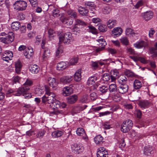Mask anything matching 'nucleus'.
<instances>
[{
	"instance_id": "1",
	"label": "nucleus",
	"mask_w": 157,
	"mask_h": 157,
	"mask_svg": "<svg viewBox=\"0 0 157 157\" xmlns=\"http://www.w3.org/2000/svg\"><path fill=\"white\" fill-rule=\"evenodd\" d=\"M53 96L48 95V96H43L42 98V102L50 108H52L55 111L53 112V113L55 114H63L64 112L59 109H64L66 107L67 105L65 103L63 102L61 103L58 100H54Z\"/></svg>"
},
{
	"instance_id": "2",
	"label": "nucleus",
	"mask_w": 157,
	"mask_h": 157,
	"mask_svg": "<svg viewBox=\"0 0 157 157\" xmlns=\"http://www.w3.org/2000/svg\"><path fill=\"white\" fill-rule=\"evenodd\" d=\"M72 34L70 32H67L64 35H61L59 37V41L63 42L66 44L70 43L71 40Z\"/></svg>"
},
{
	"instance_id": "3",
	"label": "nucleus",
	"mask_w": 157,
	"mask_h": 157,
	"mask_svg": "<svg viewBox=\"0 0 157 157\" xmlns=\"http://www.w3.org/2000/svg\"><path fill=\"white\" fill-rule=\"evenodd\" d=\"M14 6L19 10H23L26 9L27 3L24 1H17L14 4Z\"/></svg>"
},
{
	"instance_id": "4",
	"label": "nucleus",
	"mask_w": 157,
	"mask_h": 157,
	"mask_svg": "<svg viewBox=\"0 0 157 157\" xmlns=\"http://www.w3.org/2000/svg\"><path fill=\"white\" fill-rule=\"evenodd\" d=\"M71 147L73 151L76 154H80L84 150L83 146L80 144H75L72 145Z\"/></svg>"
},
{
	"instance_id": "5",
	"label": "nucleus",
	"mask_w": 157,
	"mask_h": 157,
	"mask_svg": "<svg viewBox=\"0 0 157 157\" xmlns=\"http://www.w3.org/2000/svg\"><path fill=\"white\" fill-rule=\"evenodd\" d=\"M11 34V35L6 34L5 37L1 38H0L1 42L6 44L11 43L14 40V36L13 35V34L12 33Z\"/></svg>"
},
{
	"instance_id": "6",
	"label": "nucleus",
	"mask_w": 157,
	"mask_h": 157,
	"mask_svg": "<svg viewBox=\"0 0 157 157\" xmlns=\"http://www.w3.org/2000/svg\"><path fill=\"white\" fill-rule=\"evenodd\" d=\"M48 82L50 86L52 88L53 90H56L57 89L58 82L55 78L49 77L48 78Z\"/></svg>"
},
{
	"instance_id": "7",
	"label": "nucleus",
	"mask_w": 157,
	"mask_h": 157,
	"mask_svg": "<svg viewBox=\"0 0 157 157\" xmlns=\"http://www.w3.org/2000/svg\"><path fill=\"white\" fill-rule=\"evenodd\" d=\"M30 90V89L28 87L26 88L23 86L20 87L17 90L16 93L13 94L16 96H19L22 95L23 96L25 94V93L27 92Z\"/></svg>"
},
{
	"instance_id": "8",
	"label": "nucleus",
	"mask_w": 157,
	"mask_h": 157,
	"mask_svg": "<svg viewBox=\"0 0 157 157\" xmlns=\"http://www.w3.org/2000/svg\"><path fill=\"white\" fill-rule=\"evenodd\" d=\"M33 52L32 47L30 46L27 47L24 53L26 58L28 59L31 58L33 55Z\"/></svg>"
},
{
	"instance_id": "9",
	"label": "nucleus",
	"mask_w": 157,
	"mask_h": 157,
	"mask_svg": "<svg viewBox=\"0 0 157 157\" xmlns=\"http://www.w3.org/2000/svg\"><path fill=\"white\" fill-rule=\"evenodd\" d=\"M128 86L127 83L121 84L118 88V92L121 94H124L128 92Z\"/></svg>"
},
{
	"instance_id": "10",
	"label": "nucleus",
	"mask_w": 157,
	"mask_h": 157,
	"mask_svg": "<svg viewBox=\"0 0 157 157\" xmlns=\"http://www.w3.org/2000/svg\"><path fill=\"white\" fill-rule=\"evenodd\" d=\"M87 107L86 105H80L75 106L73 108L72 112L74 114L79 113L80 111L85 109Z\"/></svg>"
},
{
	"instance_id": "11",
	"label": "nucleus",
	"mask_w": 157,
	"mask_h": 157,
	"mask_svg": "<svg viewBox=\"0 0 157 157\" xmlns=\"http://www.w3.org/2000/svg\"><path fill=\"white\" fill-rule=\"evenodd\" d=\"M141 14L144 18L146 21H148L152 18L153 13L151 11H149L142 13Z\"/></svg>"
},
{
	"instance_id": "12",
	"label": "nucleus",
	"mask_w": 157,
	"mask_h": 157,
	"mask_svg": "<svg viewBox=\"0 0 157 157\" xmlns=\"http://www.w3.org/2000/svg\"><path fill=\"white\" fill-rule=\"evenodd\" d=\"M72 80V77L71 76H63L60 78V81L63 84L70 83Z\"/></svg>"
},
{
	"instance_id": "13",
	"label": "nucleus",
	"mask_w": 157,
	"mask_h": 157,
	"mask_svg": "<svg viewBox=\"0 0 157 157\" xmlns=\"http://www.w3.org/2000/svg\"><path fill=\"white\" fill-rule=\"evenodd\" d=\"M76 132L78 135L82 136L83 139L85 140L87 138V136L83 128H77Z\"/></svg>"
},
{
	"instance_id": "14",
	"label": "nucleus",
	"mask_w": 157,
	"mask_h": 157,
	"mask_svg": "<svg viewBox=\"0 0 157 157\" xmlns=\"http://www.w3.org/2000/svg\"><path fill=\"white\" fill-rule=\"evenodd\" d=\"M138 105L143 109L147 108L149 106L150 103L147 100H141L139 101Z\"/></svg>"
},
{
	"instance_id": "15",
	"label": "nucleus",
	"mask_w": 157,
	"mask_h": 157,
	"mask_svg": "<svg viewBox=\"0 0 157 157\" xmlns=\"http://www.w3.org/2000/svg\"><path fill=\"white\" fill-rule=\"evenodd\" d=\"M153 148L151 146L147 145L144 147V154L146 155L149 156L152 153Z\"/></svg>"
},
{
	"instance_id": "16",
	"label": "nucleus",
	"mask_w": 157,
	"mask_h": 157,
	"mask_svg": "<svg viewBox=\"0 0 157 157\" xmlns=\"http://www.w3.org/2000/svg\"><path fill=\"white\" fill-rule=\"evenodd\" d=\"M63 95L65 96H67L73 92V89L70 86H67L64 87L63 90Z\"/></svg>"
},
{
	"instance_id": "17",
	"label": "nucleus",
	"mask_w": 157,
	"mask_h": 157,
	"mask_svg": "<svg viewBox=\"0 0 157 157\" xmlns=\"http://www.w3.org/2000/svg\"><path fill=\"white\" fill-rule=\"evenodd\" d=\"M122 32V29L120 27L114 28L112 31V36H116L117 37L120 36Z\"/></svg>"
},
{
	"instance_id": "18",
	"label": "nucleus",
	"mask_w": 157,
	"mask_h": 157,
	"mask_svg": "<svg viewBox=\"0 0 157 157\" xmlns=\"http://www.w3.org/2000/svg\"><path fill=\"white\" fill-rule=\"evenodd\" d=\"M11 29L14 31L18 30L21 27L20 22L18 21H14L11 24Z\"/></svg>"
},
{
	"instance_id": "19",
	"label": "nucleus",
	"mask_w": 157,
	"mask_h": 157,
	"mask_svg": "<svg viewBox=\"0 0 157 157\" xmlns=\"http://www.w3.org/2000/svg\"><path fill=\"white\" fill-rule=\"evenodd\" d=\"M97 41L98 42H101L99 43V45L101 44L102 46L101 48H99L96 49L97 52H98L104 49L105 46L106 45V43L105 40L103 38L98 39L97 40Z\"/></svg>"
},
{
	"instance_id": "20",
	"label": "nucleus",
	"mask_w": 157,
	"mask_h": 157,
	"mask_svg": "<svg viewBox=\"0 0 157 157\" xmlns=\"http://www.w3.org/2000/svg\"><path fill=\"white\" fill-rule=\"evenodd\" d=\"M78 10L79 13L82 16H86L88 15L89 11L85 7H79Z\"/></svg>"
},
{
	"instance_id": "21",
	"label": "nucleus",
	"mask_w": 157,
	"mask_h": 157,
	"mask_svg": "<svg viewBox=\"0 0 157 157\" xmlns=\"http://www.w3.org/2000/svg\"><path fill=\"white\" fill-rule=\"evenodd\" d=\"M118 81L120 84H123L126 83L127 78L124 75H121L118 78Z\"/></svg>"
},
{
	"instance_id": "22",
	"label": "nucleus",
	"mask_w": 157,
	"mask_h": 157,
	"mask_svg": "<svg viewBox=\"0 0 157 157\" xmlns=\"http://www.w3.org/2000/svg\"><path fill=\"white\" fill-rule=\"evenodd\" d=\"M29 71L33 73L36 74L39 71L40 68L36 64L31 65L29 67Z\"/></svg>"
},
{
	"instance_id": "23",
	"label": "nucleus",
	"mask_w": 157,
	"mask_h": 157,
	"mask_svg": "<svg viewBox=\"0 0 157 157\" xmlns=\"http://www.w3.org/2000/svg\"><path fill=\"white\" fill-rule=\"evenodd\" d=\"M131 129L126 123H125L124 122L121 124V131L123 133H126L128 132Z\"/></svg>"
},
{
	"instance_id": "24",
	"label": "nucleus",
	"mask_w": 157,
	"mask_h": 157,
	"mask_svg": "<svg viewBox=\"0 0 157 157\" xmlns=\"http://www.w3.org/2000/svg\"><path fill=\"white\" fill-rule=\"evenodd\" d=\"M135 47L138 48H141L143 47H145L147 45V43L144 41L137 42L134 45Z\"/></svg>"
},
{
	"instance_id": "25",
	"label": "nucleus",
	"mask_w": 157,
	"mask_h": 157,
	"mask_svg": "<svg viewBox=\"0 0 157 157\" xmlns=\"http://www.w3.org/2000/svg\"><path fill=\"white\" fill-rule=\"evenodd\" d=\"M78 99V96L76 95H73L70 96L67 98V101L70 104L75 103Z\"/></svg>"
},
{
	"instance_id": "26",
	"label": "nucleus",
	"mask_w": 157,
	"mask_h": 157,
	"mask_svg": "<svg viewBox=\"0 0 157 157\" xmlns=\"http://www.w3.org/2000/svg\"><path fill=\"white\" fill-rule=\"evenodd\" d=\"M67 67V64L64 62H61L57 64V68L58 70H63L65 69Z\"/></svg>"
},
{
	"instance_id": "27",
	"label": "nucleus",
	"mask_w": 157,
	"mask_h": 157,
	"mask_svg": "<svg viewBox=\"0 0 157 157\" xmlns=\"http://www.w3.org/2000/svg\"><path fill=\"white\" fill-rule=\"evenodd\" d=\"M81 71L80 70H78L75 73L74 78L75 81L77 82L79 81L81 79Z\"/></svg>"
},
{
	"instance_id": "28",
	"label": "nucleus",
	"mask_w": 157,
	"mask_h": 157,
	"mask_svg": "<svg viewBox=\"0 0 157 157\" xmlns=\"http://www.w3.org/2000/svg\"><path fill=\"white\" fill-rule=\"evenodd\" d=\"M133 86L134 89L138 90L140 89L142 87V83L139 80L136 79L134 82Z\"/></svg>"
},
{
	"instance_id": "29",
	"label": "nucleus",
	"mask_w": 157,
	"mask_h": 157,
	"mask_svg": "<svg viewBox=\"0 0 157 157\" xmlns=\"http://www.w3.org/2000/svg\"><path fill=\"white\" fill-rule=\"evenodd\" d=\"M94 140L96 144H101L103 142V138L101 135L96 136L95 137Z\"/></svg>"
},
{
	"instance_id": "30",
	"label": "nucleus",
	"mask_w": 157,
	"mask_h": 157,
	"mask_svg": "<svg viewBox=\"0 0 157 157\" xmlns=\"http://www.w3.org/2000/svg\"><path fill=\"white\" fill-rule=\"evenodd\" d=\"M109 90L111 93H114L117 92L118 89L116 84H112L110 85L109 87Z\"/></svg>"
},
{
	"instance_id": "31",
	"label": "nucleus",
	"mask_w": 157,
	"mask_h": 157,
	"mask_svg": "<svg viewBox=\"0 0 157 157\" xmlns=\"http://www.w3.org/2000/svg\"><path fill=\"white\" fill-rule=\"evenodd\" d=\"M116 21L115 20H109L107 23V25L110 29L113 28L116 24Z\"/></svg>"
},
{
	"instance_id": "32",
	"label": "nucleus",
	"mask_w": 157,
	"mask_h": 157,
	"mask_svg": "<svg viewBox=\"0 0 157 157\" xmlns=\"http://www.w3.org/2000/svg\"><path fill=\"white\" fill-rule=\"evenodd\" d=\"M15 67L16 73H19L22 67L21 64L19 61H18L15 63Z\"/></svg>"
},
{
	"instance_id": "33",
	"label": "nucleus",
	"mask_w": 157,
	"mask_h": 157,
	"mask_svg": "<svg viewBox=\"0 0 157 157\" xmlns=\"http://www.w3.org/2000/svg\"><path fill=\"white\" fill-rule=\"evenodd\" d=\"M108 91V88L105 86H103L99 87L98 91L101 92L100 94L102 95L105 94Z\"/></svg>"
},
{
	"instance_id": "34",
	"label": "nucleus",
	"mask_w": 157,
	"mask_h": 157,
	"mask_svg": "<svg viewBox=\"0 0 157 157\" xmlns=\"http://www.w3.org/2000/svg\"><path fill=\"white\" fill-rule=\"evenodd\" d=\"M67 14L72 18H74L75 19H76L77 17V13L74 10H68L67 11Z\"/></svg>"
},
{
	"instance_id": "35",
	"label": "nucleus",
	"mask_w": 157,
	"mask_h": 157,
	"mask_svg": "<svg viewBox=\"0 0 157 157\" xmlns=\"http://www.w3.org/2000/svg\"><path fill=\"white\" fill-rule=\"evenodd\" d=\"M96 77H90L88 80L87 82V84L89 86H90L94 84L96 80Z\"/></svg>"
},
{
	"instance_id": "36",
	"label": "nucleus",
	"mask_w": 157,
	"mask_h": 157,
	"mask_svg": "<svg viewBox=\"0 0 157 157\" xmlns=\"http://www.w3.org/2000/svg\"><path fill=\"white\" fill-rule=\"evenodd\" d=\"M63 134L62 132L60 131H56L52 133V135L55 138L59 137L61 136Z\"/></svg>"
},
{
	"instance_id": "37",
	"label": "nucleus",
	"mask_w": 157,
	"mask_h": 157,
	"mask_svg": "<svg viewBox=\"0 0 157 157\" xmlns=\"http://www.w3.org/2000/svg\"><path fill=\"white\" fill-rule=\"evenodd\" d=\"M88 95L86 94L83 95L81 97L79 101L83 103L87 102L88 101Z\"/></svg>"
},
{
	"instance_id": "38",
	"label": "nucleus",
	"mask_w": 157,
	"mask_h": 157,
	"mask_svg": "<svg viewBox=\"0 0 157 157\" xmlns=\"http://www.w3.org/2000/svg\"><path fill=\"white\" fill-rule=\"evenodd\" d=\"M111 8L109 6H107L102 9V11L105 14H107L109 13L111 11Z\"/></svg>"
},
{
	"instance_id": "39",
	"label": "nucleus",
	"mask_w": 157,
	"mask_h": 157,
	"mask_svg": "<svg viewBox=\"0 0 157 157\" xmlns=\"http://www.w3.org/2000/svg\"><path fill=\"white\" fill-rule=\"evenodd\" d=\"M44 87L46 90V95L44 96H48V95L54 96V94L53 93L50 92V88L48 86L45 85Z\"/></svg>"
},
{
	"instance_id": "40",
	"label": "nucleus",
	"mask_w": 157,
	"mask_h": 157,
	"mask_svg": "<svg viewBox=\"0 0 157 157\" xmlns=\"http://www.w3.org/2000/svg\"><path fill=\"white\" fill-rule=\"evenodd\" d=\"M63 52V47L60 46L59 47L56 52V56L59 57Z\"/></svg>"
},
{
	"instance_id": "41",
	"label": "nucleus",
	"mask_w": 157,
	"mask_h": 157,
	"mask_svg": "<svg viewBox=\"0 0 157 157\" xmlns=\"http://www.w3.org/2000/svg\"><path fill=\"white\" fill-rule=\"evenodd\" d=\"M88 27L89 28V32L94 34H96L98 33L97 29L92 25H90L88 26Z\"/></svg>"
},
{
	"instance_id": "42",
	"label": "nucleus",
	"mask_w": 157,
	"mask_h": 157,
	"mask_svg": "<svg viewBox=\"0 0 157 157\" xmlns=\"http://www.w3.org/2000/svg\"><path fill=\"white\" fill-rule=\"evenodd\" d=\"M126 34L127 35H131L132 36H133L136 34L133 31L132 29L131 28H127L126 30Z\"/></svg>"
},
{
	"instance_id": "43",
	"label": "nucleus",
	"mask_w": 157,
	"mask_h": 157,
	"mask_svg": "<svg viewBox=\"0 0 157 157\" xmlns=\"http://www.w3.org/2000/svg\"><path fill=\"white\" fill-rule=\"evenodd\" d=\"M97 157H108V153L107 152H101L97 151Z\"/></svg>"
},
{
	"instance_id": "44",
	"label": "nucleus",
	"mask_w": 157,
	"mask_h": 157,
	"mask_svg": "<svg viewBox=\"0 0 157 157\" xmlns=\"http://www.w3.org/2000/svg\"><path fill=\"white\" fill-rule=\"evenodd\" d=\"M113 74L112 75V72L111 73V75L110 76V82H113L116 79V77L118 75V73L117 72L113 71Z\"/></svg>"
},
{
	"instance_id": "45",
	"label": "nucleus",
	"mask_w": 157,
	"mask_h": 157,
	"mask_svg": "<svg viewBox=\"0 0 157 157\" xmlns=\"http://www.w3.org/2000/svg\"><path fill=\"white\" fill-rule=\"evenodd\" d=\"M110 76L108 73H105L102 76V80L104 81L107 82L110 81Z\"/></svg>"
},
{
	"instance_id": "46",
	"label": "nucleus",
	"mask_w": 157,
	"mask_h": 157,
	"mask_svg": "<svg viewBox=\"0 0 157 157\" xmlns=\"http://www.w3.org/2000/svg\"><path fill=\"white\" fill-rule=\"evenodd\" d=\"M75 25H76L85 26L86 25L85 22L79 19H76L75 20Z\"/></svg>"
},
{
	"instance_id": "47",
	"label": "nucleus",
	"mask_w": 157,
	"mask_h": 157,
	"mask_svg": "<svg viewBox=\"0 0 157 157\" xmlns=\"http://www.w3.org/2000/svg\"><path fill=\"white\" fill-rule=\"evenodd\" d=\"M157 50L155 47L151 48L149 49V52L150 53L153 54V57H155L157 56Z\"/></svg>"
},
{
	"instance_id": "48",
	"label": "nucleus",
	"mask_w": 157,
	"mask_h": 157,
	"mask_svg": "<svg viewBox=\"0 0 157 157\" xmlns=\"http://www.w3.org/2000/svg\"><path fill=\"white\" fill-rule=\"evenodd\" d=\"M120 40L121 43L124 45L127 46L129 42L126 37H122Z\"/></svg>"
},
{
	"instance_id": "49",
	"label": "nucleus",
	"mask_w": 157,
	"mask_h": 157,
	"mask_svg": "<svg viewBox=\"0 0 157 157\" xmlns=\"http://www.w3.org/2000/svg\"><path fill=\"white\" fill-rule=\"evenodd\" d=\"M107 28L106 25H100L98 26L99 31L101 32H105L107 30Z\"/></svg>"
},
{
	"instance_id": "50",
	"label": "nucleus",
	"mask_w": 157,
	"mask_h": 157,
	"mask_svg": "<svg viewBox=\"0 0 157 157\" xmlns=\"http://www.w3.org/2000/svg\"><path fill=\"white\" fill-rule=\"evenodd\" d=\"M59 10L56 8L54 11L51 13V14L55 17H58L60 16Z\"/></svg>"
},
{
	"instance_id": "51",
	"label": "nucleus",
	"mask_w": 157,
	"mask_h": 157,
	"mask_svg": "<svg viewBox=\"0 0 157 157\" xmlns=\"http://www.w3.org/2000/svg\"><path fill=\"white\" fill-rule=\"evenodd\" d=\"M78 61V57L73 58L70 60L69 64L70 65H74L77 63Z\"/></svg>"
},
{
	"instance_id": "52",
	"label": "nucleus",
	"mask_w": 157,
	"mask_h": 157,
	"mask_svg": "<svg viewBox=\"0 0 157 157\" xmlns=\"http://www.w3.org/2000/svg\"><path fill=\"white\" fill-rule=\"evenodd\" d=\"M32 84V82L31 81L27 79L26 82L24 84L23 86H25L26 88L27 87H28L29 89V86Z\"/></svg>"
},
{
	"instance_id": "53",
	"label": "nucleus",
	"mask_w": 157,
	"mask_h": 157,
	"mask_svg": "<svg viewBox=\"0 0 157 157\" xmlns=\"http://www.w3.org/2000/svg\"><path fill=\"white\" fill-rule=\"evenodd\" d=\"M61 21L63 23L65 24H69V25H71L72 24V21H69L66 18H64L61 19Z\"/></svg>"
},
{
	"instance_id": "54",
	"label": "nucleus",
	"mask_w": 157,
	"mask_h": 157,
	"mask_svg": "<svg viewBox=\"0 0 157 157\" xmlns=\"http://www.w3.org/2000/svg\"><path fill=\"white\" fill-rule=\"evenodd\" d=\"M5 55H6V56H10V58H12L13 56L12 52L9 50H6L5 52L3 55L5 56Z\"/></svg>"
},
{
	"instance_id": "55",
	"label": "nucleus",
	"mask_w": 157,
	"mask_h": 157,
	"mask_svg": "<svg viewBox=\"0 0 157 157\" xmlns=\"http://www.w3.org/2000/svg\"><path fill=\"white\" fill-rule=\"evenodd\" d=\"M125 75L128 77H132L134 76L135 74L134 73L130 70H127L125 72Z\"/></svg>"
},
{
	"instance_id": "56",
	"label": "nucleus",
	"mask_w": 157,
	"mask_h": 157,
	"mask_svg": "<svg viewBox=\"0 0 157 157\" xmlns=\"http://www.w3.org/2000/svg\"><path fill=\"white\" fill-rule=\"evenodd\" d=\"M85 5L86 8H90L94 6V4L93 2H87L85 3Z\"/></svg>"
},
{
	"instance_id": "57",
	"label": "nucleus",
	"mask_w": 157,
	"mask_h": 157,
	"mask_svg": "<svg viewBox=\"0 0 157 157\" xmlns=\"http://www.w3.org/2000/svg\"><path fill=\"white\" fill-rule=\"evenodd\" d=\"M91 65L93 69L94 70H96L98 67V63L96 62L92 61Z\"/></svg>"
},
{
	"instance_id": "58",
	"label": "nucleus",
	"mask_w": 157,
	"mask_h": 157,
	"mask_svg": "<svg viewBox=\"0 0 157 157\" xmlns=\"http://www.w3.org/2000/svg\"><path fill=\"white\" fill-rule=\"evenodd\" d=\"M25 18V15L22 13H21L18 14L17 16V18L19 20H24Z\"/></svg>"
},
{
	"instance_id": "59",
	"label": "nucleus",
	"mask_w": 157,
	"mask_h": 157,
	"mask_svg": "<svg viewBox=\"0 0 157 157\" xmlns=\"http://www.w3.org/2000/svg\"><path fill=\"white\" fill-rule=\"evenodd\" d=\"M97 95L95 92H93L90 94V98L91 99L92 101L95 100L97 98Z\"/></svg>"
},
{
	"instance_id": "60",
	"label": "nucleus",
	"mask_w": 157,
	"mask_h": 157,
	"mask_svg": "<svg viewBox=\"0 0 157 157\" xmlns=\"http://www.w3.org/2000/svg\"><path fill=\"white\" fill-rule=\"evenodd\" d=\"M72 31L74 32V33L76 34L77 33H79L80 30L75 25V26L72 29Z\"/></svg>"
},
{
	"instance_id": "61",
	"label": "nucleus",
	"mask_w": 157,
	"mask_h": 157,
	"mask_svg": "<svg viewBox=\"0 0 157 157\" xmlns=\"http://www.w3.org/2000/svg\"><path fill=\"white\" fill-rule=\"evenodd\" d=\"M103 128L105 129H109L111 128L109 124V123L108 122L104 123L103 124Z\"/></svg>"
},
{
	"instance_id": "62",
	"label": "nucleus",
	"mask_w": 157,
	"mask_h": 157,
	"mask_svg": "<svg viewBox=\"0 0 157 157\" xmlns=\"http://www.w3.org/2000/svg\"><path fill=\"white\" fill-rule=\"evenodd\" d=\"M124 122L125 123H126V124H127L128 126L131 128L133 125V123L131 120H128Z\"/></svg>"
},
{
	"instance_id": "63",
	"label": "nucleus",
	"mask_w": 157,
	"mask_h": 157,
	"mask_svg": "<svg viewBox=\"0 0 157 157\" xmlns=\"http://www.w3.org/2000/svg\"><path fill=\"white\" fill-rule=\"evenodd\" d=\"M113 100L116 101H120L121 98L119 94L117 95H114L113 97Z\"/></svg>"
},
{
	"instance_id": "64",
	"label": "nucleus",
	"mask_w": 157,
	"mask_h": 157,
	"mask_svg": "<svg viewBox=\"0 0 157 157\" xmlns=\"http://www.w3.org/2000/svg\"><path fill=\"white\" fill-rule=\"evenodd\" d=\"M125 145V144L124 142V139H123L121 140V142L120 143L119 145V146L121 148L124 147Z\"/></svg>"
}]
</instances>
